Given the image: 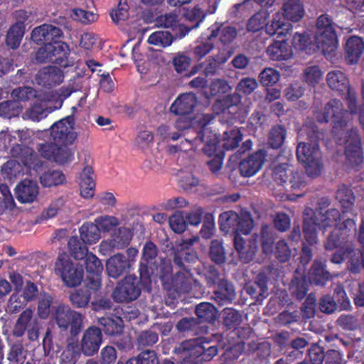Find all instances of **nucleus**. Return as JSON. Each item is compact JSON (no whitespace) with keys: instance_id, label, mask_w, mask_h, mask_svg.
Listing matches in <instances>:
<instances>
[{"instance_id":"9","label":"nucleus","mask_w":364,"mask_h":364,"mask_svg":"<svg viewBox=\"0 0 364 364\" xmlns=\"http://www.w3.org/2000/svg\"><path fill=\"white\" fill-rule=\"evenodd\" d=\"M54 271L68 287H75L80 285L83 279L82 266L73 262L66 253L58 256Z\"/></svg>"},{"instance_id":"62","label":"nucleus","mask_w":364,"mask_h":364,"mask_svg":"<svg viewBox=\"0 0 364 364\" xmlns=\"http://www.w3.org/2000/svg\"><path fill=\"white\" fill-rule=\"evenodd\" d=\"M319 225L312 218L308 219L306 218L304 219V232L306 240L310 245L316 242V232Z\"/></svg>"},{"instance_id":"39","label":"nucleus","mask_w":364,"mask_h":364,"mask_svg":"<svg viewBox=\"0 0 364 364\" xmlns=\"http://www.w3.org/2000/svg\"><path fill=\"white\" fill-rule=\"evenodd\" d=\"M196 314L200 323H212L216 318L217 309L210 302H202L196 306Z\"/></svg>"},{"instance_id":"35","label":"nucleus","mask_w":364,"mask_h":364,"mask_svg":"<svg viewBox=\"0 0 364 364\" xmlns=\"http://www.w3.org/2000/svg\"><path fill=\"white\" fill-rule=\"evenodd\" d=\"M269 56L275 60L289 59L292 55V50L284 40L274 42L267 49Z\"/></svg>"},{"instance_id":"64","label":"nucleus","mask_w":364,"mask_h":364,"mask_svg":"<svg viewBox=\"0 0 364 364\" xmlns=\"http://www.w3.org/2000/svg\"><path fill=\"white\" fill-rule=\"evenodd\" d=\"M280 78L279 73L271 68L264 69L259 75V80L263 85L276 84Z\"/></svg>"},{"instance_id":"30","label":"nucleus","mask_w":364,"mask_h":364,"mask_svg":"<svg viewBox=\"0 0 364 364\" xmlns=\"http://www.w3.org/2000/svg\"><path fill=\"white\" fill-rule=\"evenodd\" d=\"M81 353L77 338L67 337L66 346L59 356V364H76Z\"/></svg>"},{"instance_id":"41","label":"nucleus","mask_w":364,"mask_h":364,"mask_svg":"<svg viewBox=\"0 0 364 364\" xmlns=\"http://www.w3.org/2000/svg\"><path fill=\"white\" fill-rule=\"evenodd\" d=\"M242 139L240 130L236 127L229 128L223 134V147L225 150H232L237 147Z\"/></svg>"},{"instance_id":"4","label":"nucleus","mask_w":364,"mask_h":364,"mask_svg":"<svg viewBox=\"0 0 364 364\" xmlns=\"http://www.w3.org/2000/svg\"><path fill=\"white\" fill-rule=\"evenodd\" d=\"M283 10V14H276L271 23L267 25V33L270 36H282L285 35L291 28L288 21H299L304 14L303 4L300 0H286Z\"/></svg>"},{"instance_id":"22","label":"nucleus","mask_w":364,"mask_h":364,"mask_svg":"<svg viewBox=\"0 0 364 364\" xmlns=\"http://www.w3.org/2000/svg\"><path fill=\"white\" fill-rule=\"evenodd\" d=\"M62 36L60 28L47 23L36 27L31 32V38L38 45L58 41Z\"/></svg>"},{"instance_id":"7","label":"nucleus","mask_w":364,"mask_h":364,"mask_svg":"<svg viewBox=\"0 0 364 364\" xmlns=\"http://www.w3.org/2000/svg\"><path fill=\"white\" fill-rule=\"evenodd\" d=\"M70 54L69 46L59 40L42 45L36 53V60L40 63H52L66 68L75 65L74 60L70 58Z\"/></svg>"},{"instance_id":"29","label":"nucleus","mask_w":364,"mask_h":364,"mask_svg":"<svg viewBox=\"0 0 364 364\" xmlns=\"http://www.w3.org/2000/svg\"><path fill=\"white\" fill-rule=\"evenodd\" d=\"M213 293V299L220 306L231 303L235 298L234 286L225 278L217 284V289Z\"/></svg>"},{"instance_id":"52","label":"nucleus","mask_w":364,"mask_h":364,"mask_svg":"<svg viewBox=\"0 0 364 364\" xmlns=\"http://www.w3.org/2000/svg\"><path fill=\"white\" fill-rule=\"evenodd\" d=\"M209 255L215 264H222L225 262L226 253L221 241L218 240L211 241Z\"/></svg>"},{"instance_id":"57","label":"nucleus","mask_w":364,"mask_h":364,"mask_svg":"<svg viewBox=\"0 0 364 364\" xmlns=\"http://www.w3.org/2000/svg\"><path fill=\"white\" fill-rule=\"evenodd\" d=\"M309 41L308 36L296 33L294 36L292 43L295 49L304 50L310 54L316 50V48L314 43Z\"/></svg>"},{"instance_id":"11","label":"nucleus","mask_w":364,"mask_h":364,"mask_svg":"<svg viewBox=\"0 0 364 364\" xmlns=\"http://www.w3.org/2000/svg\"><path fill=\"white\" fill-rule=\"evenodd\" d=\"M144 284L135 275L126 276L119 282L112 292V297L117 302H130L139 298L141 293L140 283Z\"/></svg>"},{"instance_id":"23","label":"nucleus","mask_w":364,"mask_h":364,"mask_svg":"<svg viewBox=\"0 0 364 364\" xmlns=\"http://www.w3.org/2000/svg\"><path fill=\"white\" fill-rule=\"evenodd\" d=\"M229 161L238 164L242 176L250 177V139L243 142L241 148L230 156Z\"/></svg>"},{"instance_id":"20","label":"nucleus","mask_w":364,"mask_h":364,"mask_svg":"<svg viewBox=\"0 0 364 364\" xmlns=\"http://www.w3.org/2000/svg\"><path fill=\"white\" fill-rule=\"evenodd\" d=\"M204 346L202 360L209 361L215 356L219 349L225 350V353L232 351V346L228 345L223 334H214L210 338L200 337Z\"/></svg>"},{"instance_id":"3","label":"nucleus","mask_w":364,"mask_h":364,"mask_svg":"<svg viewBox=\"0 0 364 364\" xmlns=\"http://www.w3.org/2000/svg\"><path fill=\"white\" fill-rule=\"evenodd\" d=\"M198 240L197 237H192L188 240H183V245L186 248L175 251L173 258L174 265L179 269L173 284L176 290L179 293H187L191 288L189 278L192 276V271L196 268L193 265L198 262L197 253L188 248Z\"/></svg>"},{"instance_id":"24","label":"nucleus","mask_w":364,"mask_h":364,"mask_svg":"<svg viewBox=\"0 0 364 364\" xmlns=\"http://www.w3.org/2000/svg\"><path fill=\"white\" fill-rule=\"evenodd\" d=\"M198 102L196 95L193 92L180 95L170 107V111L176 115H188L193 112Z\"/></svg>"},{"instance_id":"63","label":"nucleus","mask_w":364,"mask_h":364,"mask_svg":"<svg viewBox=\"0 0 364 364\" xmlns=\"http://www.w3.org/2000/svg\"><path fill=\"white\" fill-rule=\"evenodd\" d=\"M53 335L50 328H47L43 339V348L46 355L50 353H57L59 350V345L55 343L53 341Z\"/></svg>"},{"instance_id":"43","label":"nucleus","mask_w":364,"mask_h":364,"mask_svg":"<svg viewBox=\"0 0 364 364\" xmlns=\"http://www.w3.org/2000/svg\"><path fill=\"white\" fill-rule=\"evenodd\" d=\"M40 181L43 186L51 187L63 184L65 176L61 171L48 170L41 176Z\"/></svg>"},{"instance_id":"49","label":"nucleus","mask_w":364,"mask_h":364,"mask_svg":"<svg viewBox=\"0 0 364 364\" xmlns=\"http://www.w3.org/2000/svg\"><path fill=\"white\" fill-rule=\"evenodd\" d=\"M151 271V275L156 274L159 276L161 280L168 279L172 274L173 267L171 259L168 258H162L160 263L156 264V262L149 267Z\"/></svg>"},{"instance_id":"50","label":"nucleus","mask_w":364,"mask_h":364,"mask_svg":"<svg viewBox=\"0 0 364 364\" xmlns=\"http://www.w3.org/2000/svg\"><path fill=\"white\" fill-rule=\"evenodd\" d=\"M183 137L186 143L188 144V147L186 150L196 149L204 141L205 134L202 129L197 131L192 127L183 133Z\"/></svg>"},{"instance_id":"27","label":"nucleus","mask_w":364,"mask_h":364,"mask_svg":"<svg viewBox=\"0 0 364 364\" xmlns=\"http://www.w3.org/2000/svg\"><path fill=\"white\" fill-rule=\"evenodd\" d=\"M16 197L21 203L33 202L38 193V186L31 180H23L17 185L15 189Z\"/></svg>"},{"instance_id":"56","label":"nucleus","mask_w":364,"mask_h":364,"mask_svg":"<svg viewBox=\"0 0 364 364\" xmlns=\"http://www.w3.org/2000/svg\"><path fill=\"white\" fill-rule=\"evenodd\" d=\"M22 107L18 102L13 100H6L0 103V116L4 118L11 119L18 116Z\"/></svg>"},{"instance_id":"17","label":"nucleus","mask_w":364,"mask_h":364,"mask_svg":"<svg viewBox=\"0 0 364 364\" xmlns=\"http://www.w3.org/2000/svg\"><path fill=\"white\" fill-rule=\"evenodd\" d=\"M217 9V4L214 2L211 6H209L207 12H205L203 9L200 7L199 5H196L191 9H188L184 12L183 16L185 18L193 23L194 24L191 27L185 25L179 26V33H176V37L179 38H183L189 31L193 28H196L199 26L200 23L203 21L207 14H214Z\"/></svg>"},{"instance_id":"31","label":"nucleus","mask_w":364,"mask_h":364,"mask_svg":"<svg viewBox=\"0 0 364 364\" xmlns=\"http://www.w3.org/2000/svg\"><path fill=\"white\" fill-rule=\"evenodd\" d=\"M93 173L92 167L87 166L83 168L80 175L79 186L80 195L86 199L92 198L95 194V182L92 177Z\"/></svg>"},{"instance_id":"15","label":"nucleus","mask_w":364,"mask_h":364,"mask_svg":"<svg viewBox=\"0 0 364 364\" xmlns=\"http://www.w3.org/2000/svg\"><path fill=\"white\" fill-rule=\"evenodd\" d=\"M102 342L103 335L100 328L90 326L83 331L78 341V348L85 356L92 357L98 353Z\"/></svg>"},{"instance_id":"36","label":"nucleus","mask_w":364,"mask_h":364,"mask_svg":"<svg viewBox=\"0 0 364 364\" xmlns=\"http://www.w3.org/2000/svg\"><path fill=\"white\" fill-rule=\"evenodd\" d=\"M364 49L361 38L358 37L350 38L346 43V60L350 63H355L359 60Z\"/></svg>"},{"instance_id":"37","label":"nucleus","mask_w":364,"mask_h":364,"mask_svg":"<svg viewBox=\"0 0 364 364\" xmlns=\"http://www.w3.org/2000/svg\"><path fill=\"white\" fill-rule=\"evenodd\" d=\"M80 240L84 243L95 244L101 238V232L95 223H85L80 228Z\"/></svg>"},{"instance_id":"2","label":"nucleus","mask_w":364,"mask_h":364,"mask_svg":"<svg viewBox=\"0 0 364 364\" xmlns=\"http://www.w3.org/2000/svg\"><path fill=\"white\" fill-rule=\"evenodd\" d=\"M341 107L339 101L336 100L330 101L325 107L323 115L317 116V119L320 122H327L329 118H334L333 134L339 137L343 132L346 133L343 143L346 144V156L350 161L354 159L355 162H358L361 160L362 155L360 139L355 131L350 130L348 132V125L347 122H343L342 119L344 117L348 119L350 113L348 111L342 112Z\"/></svg>"},{"instance_id":"28","label":"nucleus","mask_w":364,"mask_h":364,"mask_svg":"<svg viewBox=\"0 0 364 364\" xmlns=\"http://www.w3.org/2000/svg\"><path fill=\"white\" fill-rule=\"evenodd\" d=\"M98 323L101 326L102 332L103 331L107 336H120L124 331V324L122 318L114 314L99 318Z\"/></svg>"},{"instance_id":"10","label":"nucleus","mask_w":364,"mask_h":364,"mask_svg":"<svg viewBox=\"0 0 364 364\" xmlns=\"http://www.w3.org/2000/svg\"><path fill=\"white\" fill-rule=\"evenodd\" d=\"M314 38L316 50H321L325 55L332 53L337 48L338 41L334 25L327 16L321 15L318 17L316 33Z\"/></svg>"},{"instance_id":"42","label":"nucleus","mask_w":364,"mask_h":364,"mask_svg":"<svg viewBox=\"0 0 364 364\" xmlns=\"http://www.w3.org/2000/svg\"><path fill=\"white\" fill-rule=\"evenodd\" d=\"M329 87L339 92H347L349 95L348 82L344 74L338 70L330 72L327 75Z\"/></svg>"},{"instance_id":"16","label":"nucleus","mask_w":364,"mask_h":364,"mask_svg":"<svg viewBox=\"0 0 364 364\" xmlns=\"http://www.w3.org/2000/svg\"><path fill=\"white\" fill-rule=\"evenodd\" d=\"M87 277V286L95 291L101 287V274L103 265L101 260L94 254L89 252L84 258Z\"/></svg>"},{"instance_id":"5","label":"nucleus","mask_w":364,"mask_h":364,"mask_svg":"<svg viewBox=\"0 0 364 364\" xmlns=\"http://www.w3.org/2000/svg\"><path fill=\"white\" fill-rule=\"evenodd\" d=\"M52 318L60 332L70 335L67 337L77 338L83 329L85 316L68 304H59L53 307Z\"/></svg>"},{"instance_id":"34","label":"nucleus","mask_w":364,"mask_h":364,"mask_svg":"<svg viewBox=\"0 0 364 364\" xmlns=\"http://www.w3.org/2000/svg\"><path fill=\"white\" fill-rule=\"evenodd\" d=\"M92 289L87 286L85 282V287L79 288L71 292L69 299L73 306L77 309L86 308L91 303Z\"/></svg>"},{"instance_id":"44","label":"nucleus","mask_w":364,"mask_h":364,"mask_svg":"<svg viewBox=\"0 0 364 364\" xmlns=\"http://www.w3.org/2000/svg\"><path fill=\"white\" fill-rule=\"evenodd\" d=\"M77 236H73L68 242V250L70 255L75 259H82L89 253L88 248Z\"/></svg>"},{"instance_id":"21","label":"nucleus","mask_w":364,"mask_h":364,"mask_svg":"<svg viewBox=\"0 0 364 364\" xmlns=\"http://www.w3.org/2000/svg\"><path fill=\"white\" fill-rule=\"evenodd\" d=\"M132 268L131 260H127V257L122 253L111 256L106 263L107 274L114 279L127 274Z\"/></svg>"},{"instance_id":"58","label":"nucleus","mask_w":364,"mask_h":364,"mask_svg":"<svg viewBox=\"0 0 364 364\" xmlns=\"http://www.w3.org/2000/svg\"><path fill=\"white\" fill-rule=\"evenodd\" d=\"M95 223L100 232H109L113 228L119 225V220L113 215H101L95 218Z\"/></svg>"},{"instance_id":"38","label":"nucleus","mask_w":364,"mask_h":364,"mask_svg":"<svg viewBox=\"0 0 364 364\" xmlns=\"http://www.w3.org/2000/svg\"><path fill=\"white\" fill-rule=\"evenodd\" d=\"M132 238L130 230L125 227L119 228L112 236L110 245L117 250L124 249L127 247Z\"/></svg>"},{"instance_id":"26","label":"nucleus","mask_w":364,"mask_h":364,"mask_svg":"<svg viewBox=\"0 0 364 364\" xmlns=\"http://www.w3.org/2000/svg\"><path fill=\"white\" fill-rule=\"evenodd\" d=\"M37 79L40 85L51 87L60 84L63 81L64 73L60 68L49 65L38 73Z\"/></svg>"},{"instance_id":"32","label":"nucleus","mask_w":364,"mask_h":364,"mask_svg":"<svg viewBox=\"0 0 364 364\" xmlns=\"http://www.w3.org/2000/svg\"><path fill=\"white\" fill-rule=\"evenodd\" d=\"M250 337V327H239L233 328L230 333L227 335L228 344L232 346V351L237 348L240 353L243 350L245 344V340Z\"/></svg>"},{"instance_id":"59","label":"nucleus","mask_w":364,"mask_h":364,"mask_svg":"<svg viewBox=\"0 0 364 364\" xmlns=\"http://www.w3.org/2000/svg\"><path fill=\"white\" fill-rule=\"evenodd\" d=\"M285 136V129L282 126H276L270 131L268 143L271 147L277 149L284 143Z\"/></svg>"},{"instance_id":"60","label":"nucleus","mask_w":364,"mask_h":364,"mask_svg":"<svg viewBox=\"0 0 364 364\" xmlns=\"http://www.w3.org/2000/svg\"><path fill=\"white\" fill-rule=\"evenodd\" d=\"M36 92V90L31 87H22L14 89L11 95L13 100L18 102L20 105V102H27L35 97Z\"/></svg>"},{"instance_id":"19","label":"nucleus","mask_w":364,"mask_h":364,"mask_svg":"<svg viewBox=\"0 0 364 364\" xmlns=\"http://www.w3.org/2000/svg\"><path fill=\"white\" fill-rule=\"evenodd\" d=\"M200 337L195 340L185 341L177 346L174 351L181 354L183 360L190 363H203L202 360L204 353L203 341Z\"/></svg>"},{"instance_id":"61","label":"nucleus","mask_w":364,"mask_h":364,"mask_svg":"<svg viewBox=\"0 0 364 364\" xmlns=\"http://www.w3.org/2000/svg\"><path fill=\"white\" fill-rule=\"evenodd\" d=\"M156 24L159 26L164 28H171L173 30L178 28L179 31L178 15L176 14H165L158 16L156 19Z\"/></svg>"},{"instance_id":"55","label":"nucleus","mask_w":364,"mask_h":364,"mask_svg":"<svg viewBox=\"0 0 364 364\" xmlns=\"http://www.w3.org/2000/svg\"><path fill=\"white\" fill-rule=\"evenodd\" d=\"M90 306L92 311L99 312L112 309L113 302L109 295L100 293L95 296Z\"/></svg>"},{"instance_id":"8","label":"nucleus","mask_w":364,"mask_h":364,"mask_svg":"<svg viewBox=\"0 0 364 364\" xmlns=\"http://www.w3.org/2000/svg\"><path fill=\"white\" fill-rule=\"evenodd\" d=\"M42 328L41 323L30 308L23 310L18 316L11 329L16 338L26 336L29 342L38 341Z\"/></svg>"},{"instance_id":"51","label":"nucleus","mask_w":364,"mask_h":364,"mask_svg":"<svg viewBox=\"0 0 364 364\" xmlns=\"http://www.w3.org/2000/svg\"><path fill=\"white\" fill-rule=\"evenodd\" d=\"M223 322L228 330L238 326L242 321V316L238 311L232 308H225L223 311Z\"/></svg>"},{"instance_id":"12","label":"nucleus","mask_w":364,"mask_h":364,"mask_svg":"<svg viewBox=\"0 0 364 364\" xmlns=\"http://www.w3.org/2000/svg\"><path fill=\"white\" fill-rule=\"evenodd\" d=\"M296 155L299 161L304 164L309 176L313 177L321 172V154L316 143L314 144L300 143L297 146Z\"/></svg>"},{"instance_id":"48","label":"nucleus","mask_w":364,"mask_h":364,"mask_svg":"<svg viewBox=\"0 0 364 364\" xmlns=\"http://www.w3.org/2000/svg\"><path fill=\"white\" fill-rule=\"evenodd\" d=\"M25 28H21L17 25H11L6 36V43L11 49L17 48L25 34Z\"/></svg>"},{"instance_id":"1","label":"nucleus","mask_w":364,"mask_h":364,"mask_svg":"<svg viewBox=\"0 0 364 364\" xmlns=\"http://www.w3.org/2000/svg\"><path fill=\"white\" fill-rule=\"evenodd\" d=\"M219 228L225 235L232 233L234 247L240 261L243 264L250 262V239L245 240L242 235L250 233V213L245 212L239 215L233 210L225 211L218 218Z\"/></svg>"},{"instance_id":"33","label":"nucleus","mask_w":364,"mask_h":364,"mask_svg":"<svg viewBox=\"0 0 364 364\" xmlns=\"http://www.w3.org/2000/svg\"><path fill=\"white\" fill-rule=\"evenodd\" d=\"M348 259V262H350V269L352 272H357L358 267L363 264L364 266V255L359 250H348L343 253V256L341 254L336 253L332 257V262L334 263H339L342 260Z\"/></svg>"},{"instance_id":"18","label":"nucleus","mask_w":364,"mask_h":364,"mask_svg":"<svg viewBox=\"0 0 364 364\" xmlns=\"http://www.w3.org/2000/svg\"><path fill=\"white\" fill-rule=\"evenodd\" d=\"M158 251L157 246L151 241L146 242L144 245L139 272L140 279L144 284L151 282V271L149 270V267L156 262Z\"/></svg>"},{"instance_id":"54","label":"nucleus","mask_w":364,"mask_h":364,"mask_svg":"<svg viewBox=\"0 0 364 364\" xmlns=\"http://www.w3.org/2000/svg\"><path fill=\"white\" fill-rule=\"evenodd\" d=\"M53 296L46 292L40 294L38 302V315L41 318L46 319L50 313V306L53 304Z\"/></svg>"},{"instance_id":"13","label":"nucleus","mask_w":364,"mask_h":364,"mask_svg":"<svg viewBox=\"0 0 364 364\" xmlns=\"http://www.w3.org/2000/svg\"><path fill=\"white\" fill-rule=\"evenodd\" d=\"M37 150L43 158L60 165L68 164L74 159V151L68 145L45 142L38 144Z\"/></svg>"},{"instance_id":"14","label":"nucleus","mask_w":364,"mask_h":364,"mask_svg":"<svg viewBox=\"0 0 364 364\" xmlns=\"http://www.w3.org/2000/svg\"><path fill=\"white\" fill-rule=\"evenodd\" d=\"M75 118L69 115L50 127V137L55 144L70 145L77 139V133L74 132Z\"/></svg>"},{"instance_id":"6","label":"nucleus","mask_w":364,"mask_h":364,"mask_svg":"<svg viewBox=\"0 0 364 364\" xmlns=\"http://www.w3.org/2000/svg\"><path fill=\"white\" fill-rule=\"evenodd\" d=\"M236 93L228 95L221 99L217 100L213 105V110L217 115L222 114L228 119L238 117L240 109L242 94H250V77H247L240 80L236 87Z\"/></svg>"},{"instance_id":"45","label":"nucleus","mask_w":364,"mask_h":364,"mask_svg":"<svg viewBox=\"0 0 364 364\" xmlns=\"http://www.w3.org/2000/svg\"><path fill=\"white\" fill-rule=\"evenodd\" d=\"M228 58L220 55L209 57L205 62L201 63L203 65V73L206 77L213 76L218 73L220 65L224 64Z\"/></svg>"},{"instance_id":"25","label":"nucleus","mask_w":364,"mask_h":364,"mask_svg":"<svg viewBox=\"0 0 364 364\" xmlns=\"http://www.w3.org/2000/svg\"><path fill=\"white\" fill-rule=\"evenodd\" d=\"M208 31L210 34L207 36V38H203L202 40L197 41L193 49V56L198 60L204 58L214 48L212 39L219 36L220 26L217 23L213 24L208 28Z\"/></svg>"},{"instance_id":"47","label":"nucleus","mask_w":364,"mask_h":364,"mask_svg":"<svg viewBox=\"0 0 364 364\" xmlns=\"http://www.w3.org/2000/svg\"><path fill=\"white\" fill-rule=\"evenodd\" d=\"M159 341V334L156 331V326L141 331L137 336L136 343L139 348L152 346Z\"/></svg>"},{"instance_id":"46","label":"nucleus","mask_w":364,"mask_h":364,"mask_svg":"<svg viewBox=\"0 0 364 364\" xmlns=\"http://www.w3.org/2000/svg\"><path fill=\"white\" fill-rule=\"evenodd\" d=\"M27 350L21 342L17 341L11 345L7 353V360L12 364H22L26 359Z\"/></svg>"},{"instance_id":"53","label":"nucleus","mask_w":364,"mask_h":364,"mask_svg":"<svg viewBox=\"0 0 364 364\" xmlns=\"http://www.w3.org/2000/svg\"><path fill=\"white\" fill-rule=\"evenodd\" d=\"M202 277L208 287L217 285L225 278L224 275L220 274L218 269L213 265L205 267L202 272Z\"/></svg>"},{"instance_id":"40","label":"nucleus","mask_w":364,"mask_h":364,"mask_svg":"<svg viewBox=\"0 0 364 364\" xmlns=\"http://www.w3.org/2000/svg\"><path fill=\"white\" fill-rule=\"evenodd\" d=\"M174 40L173 35L167 31H156L148 38L147 43L160 48L170 46Z\"/></svg>"}]
</instances>
